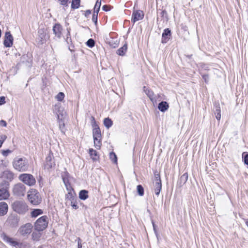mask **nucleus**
I'll return each instance as SVG.
<instances>
[{
	"mask_svg": "<svg viewBox=\"0 0 248 248\" xmlns=\"http://www.w3.org/2000/svg\"><path fill=\"white\" fill-rule=\"evenodd\" d=\"M27 197L30 203L34 205H37L42 202L41 195L35 189H31L28 192Z\"/></svg>",
	"mask_w": 248,
	"mask_h": 248,
	"instance_id": "1",
	"label": "nucleus"
},
{
	"mask_svg": "<svg viewBox=\"0 0 248 248\" xmlns=\"http://www.w3.org/2000/svg\"><path fill=\"white\" fill-rule=\"evenodd\" d=\"M13 166L17 170L25 171L28 168V161L25 158H15L13 162Z\"/></svg>",
	"mask_w": 248,
	"mask_h": 248,
	"instance_id": "2",
	"label": "nucleus"
},
{
	"mask_svg": "<svg viewBox=\"0 0 248 248\" xmlns=\"http://www.w3.org/2000/svg\"><path fill=\"white\" fill-rule=\"evenodd\" d=\"M13 210L19 214H24L28 210V206L23 201H16L12 205Z\"/></svg>",
	"mask_w": 248,
	"mask_h": 248,
	"instance_id": "3",
	"label": "nucleus"
},
{
	"mask_svg": "<svg viewBox=\"0 0 248 248\" xmlns=\"http://www.w3.org/2000/svg\"><path fill=\"white\" fill-rule=\"evenodd\" d=\"M48 226V217L43 216L37 219L34 224V229L38 232L44 231Z\"/></svg>",
	"mask_w": 248,
	"mask_h": 248,
	"instance_id": "4",
	"label": "nucleus"
},
{
	"mask_svg": "<svg viewBox=\"0 0 248 248\" xmlns=\"http://www.w3.org/2000/svg\"><path fill=\"white\" fill-rule=\"evenodd\" d=\"M0 237L3 241L13 247H16V248H24L25 247V245L22 243L15 241L13 238L8 236L5 232H2L0 234Z\"/></svg>",
	"mask_w": 248,
	"mask_h": 248,
	"instance_id": "5",
	"label": "nucleus"
},
{
	"mask_svg": "<svg viewBox=\"0 0 248 248\" xmlns=\"http://www.w3.org/2000/svg\"><path fill=\"white\" fill-rule=\"evenodd\" d=\"M155 179L154 180V187L155 193L158 196L162 189V183L159 173L157 170L154 171Z\"/></svg>",
	"mask_w": 248,
	"mask_h": 248,
	"instance_id": "6",
	"label": "nucleus"
},
{
	"mask_svg": "<svg viewBox=\"0 0 248 248\" xmlns=\"http://www.w3.org/2000/svg\"><path fill=\"white\" fill-rule=\"evenodd\" d=\"M13 195L16 197L24 196L26 193V186L22 183H18L14 186L13 188Z\"/></svg>",
	"mask_w": 248,
	"mask_h": 248,
	"instance_id": "7",
	"label": "nucleus"
},
{
	"mask_svg": "<svg viewBox=\"0 0 248 248\" xmlns=\"http://www.w3.org/2000/svg\"><path fill=\"white\" fill-rule=\"evenodd\" d=\"M19 178L22 182L29 186H32L35 184L36 180L31 174H22L19 175Z\"/></svg>",
	"mask_w": 248,
	"mask_h": 248,
	"instance_id": "8",
	"label": "nucleus"
},
{
	"mask_svg": "<svg viewBox=\"0 0 248 248\" xmlns=\"http://www.w3.org/2000/svg\"><path fill=\"white\" fill-rule=\"evenodd\" d=\"M49 38L46 30L44 28L40 29L38 31V37L37 41L38 44L43 45L46 43V39Z\"/></svg>",
	"mask_w": 248,
	"mask_h": 248,
	"instance_id": "9",
	"label": "nucleus"
},
{
	"mask_svg": "<svg viewBox=\"0 0 248 248\" xmlns=\"http://www.w3.org/2000/svg\"><path fill=\"white\" fill-rule=\"evenodd\" d=\"M32 228V224L30 223H27L19 228L18 232L21 235L26 236L31 233Z\"/></svg>",
	"mask_w": 248,
	"mask_h": 248,
	"instance_id": "10",
	"label": "nucleus"
},
{
	"mask_svg": "<svg viewBox=\"0 0 248 248\" xmlns=\"http://www.w3.org/2000/svg\"><path fill=\"white\" fill-rule=\"evenodd\" d=\"M14 174L13 172L9 170H5L2 172V176L5 179L7 180L4 181L2 183V185H5V186H9V182L12 181L14 179Z\"/></svg>",
	"mask_w": 248,
	"mask_h": 248,
	"instance_id": "11",
	"label": "nucleus"
},
{
	"mask_svg": "<svg viewBox=\"0 0 248 248\" xmlns=\"http://www.w3.org/2000/svg\"><path fill=\"white\" fill-rule=\"evenodd\" d=\"M144 15L142 11L140 10H135L134 9L132 15L131 21L135 23L136 21L142 19L144 17Z\"/></svg>",
	"mask_w": 248,
	"mask_h": 248,
	"instance_id": "12",
	"label": "nucleus"
},
{
	"mask_svg": "<svg viewBox=\"0 0 248 248\" xmlns=\"http://www.w3.org/2000/svg\"><path fill=\"white\" fill-rule=\"evenodd\" d=\"M13 37L10 31L5 32L4 39L3 41L4 46L6 47H10L13 44Z\"/></svg>",
	"mask_w": 248,
	"mask_h": 248,
	"instance_id": "13",
	"label": "nucleus"
},
{
	"mask_svg": "<svg viewBox=\"0 0 248 248\" xmlns=\"http://www.w3.org/2000/svg\"><path fill=\"white\" fill-rule=\"evenodd\" d=\"M45 166L47 169H51L55 166L54 158L51 152H50L46 158Z\"/></svg>",
	"mask_w": 248,
	"mask_h": 248,
	"instance_id": "14",
	"label": "nucleus"
},
{
	"mask_svg": "<svg viewBox=\"0 0 248 248\" xmlns=\"http://www.w3.org/2000/svg\"><path fill=\"white\" fill-rule=\"evenodd\" d=\"M19 218L17 216L11 215L8 217L7 222L12 228H16L18 225Z\"/></svg>",
	"mask_w": 248,
	"mask_h": 248,
	"instance_id": "15",
	"label": "nucleus"
},
{
	"mask_svg": "<svg viewBox=\"0 0 248 248\" xmlns=\"http://www.w3.org/2000/svg\"><path fill=\"white\" fill-rule=\"evenodd\" d=\"M171 31L169 28H166L164 30L162 34L161 43L162 44L167 43L171 37Z\"/></svg>",
	"mask_w": 248,
	"mask_h": 248,
	"instance_id": "16",
	"label": "nucleus"
},
{
	"mask_svg": "<svg viewBox=\"0 0 248 248\" xmlns=\"http://www.w3.org/2000/svg\"><path fill=\"white\" fill-rule=\"evenodd\" d=\"M52 31L56 37L58 39L61 38L62 36V27L60 24H55L53 27Z\"/></svg>",
	"mask_w": 248,
	"mask_h": 248,
	"instance_id": "17",
	"label": "nucleus"
},
{
	"mask_svg": "<svg viewBox=\"0 0 248 248\" xmlns=\"http://www.w3.org/2000/svg\"><path fill=\"white\" fill-rule=\"evenodd\" d=\"M57 113V119L59 124V129L63 134H65L66 128L64 121L62 120L63 114L61 112L60 110H59Z\"/></svg>",
	"mask_w": 248,
	"mask_h": 248,
	"instance_id": "18",
	"label": "nucleus"
},
{
	"mask_svg": "<svg viewBox=\"0 0 248 248\" xmlns=\"http://www.w3.org/2000/svg\"><path fill=\"white\" fill-rule=\"evenodd\" d=\"M8 186L0 188V201L7 200L10 197V193L8 190Z\"/></svg>",
	"mask_w": 248,
	"mask_h": 248,
	"instance_id": "19",
	"label": "nucleus"
},
{
	"mask_svg": "<svg viewBox=\"0 0 248 248\" xmlns=\"http://www.w3.org/2000/svg\"><path fill=\"white\" fill-rule=\"evenodd\" d=\"M8 210V205L7 203L4 202H0V216L5 215Z\"/></svg>",
	"mask_w": 248,
	"mask_h": 248,
	"instance_id": "20",
	"label": "nucleus"
},
{
	"mask_svg": "<svg viewBox=\"0 0 248 248\" xmlns=\"http://www.w3.org/2000/svg\"><path fill=\"white\" fill-rule=\"evenodd\" d=\"M169 108V104L166 101H164L160 102L158 105V109L162 112H164L167 110Z\"/></svg>",
	"mask_w": 248,
	"mask_h": 248,
	"instance_id": "21",
	"label": "nucleus"
},
{
	"mask_svg": "<svg viewBox=\"0 0 248 248\" xmlns=\"http://www.w3.org/2000/svg\"><path fill=\"white\" fill-rule=\"evenodd\" d=\"M188 174L186 172L184 173L177 181V185L181 187L183 186L187 181Z\"/></svg>",
	"mask_w": 248,
	"mask_h": 248,
	"instance_id": "22",
	"label": "nucleus"
},
{
	"mask_svg": "<svg viewBox=\"0 0 248 248\" xmlns=\"http://www.w3.org/2000/svg\"><path fill=\"white\" fill-rule=\"evenodd\" d=\"M93 139H95V140H100L102 138V134L101 130L100 128H95L93 129Z\"/></svg>",
	"mask_w": 248,
	"mask_h": 248,
	"instance_id": "23",
	"label": "nucleus"
},
{
	"mask_svg": "<svg viewBox=\"0 0 248 248\" xmlns=\"http://www.w3.org/2000/svg\"><path fill=\"white\" fill-rule=\"evenodd\" d=\"M127 50V44L126 42L124 43L123 46L119 48L117 51V54L119 56H123L125 54Z\"/></svg>",
	"mask_w": 248,
	"mask_h": 248,
	"instance_id": "24",
	"label": "nucleus"
},
{
	"mask_svg": "<svg viewBox=\"0 0 248 248\" xmlns=\"http://www.w3.org/2000/svg\"><path fill=\"white\" fill-rule=\"evenodd\" d=\"M89 191L86 189L81 190L78 194L79 198L81 200L85 201L89 197Z\"/></svg>",
	"mask_w": 248,
	"mask_h": 248,
	"instance_id": "25",
	"label": "nucleus"
},
{
	"mask_svg": "<svg viewBox=\"0 0 248 248\" xmlns=\"http://www.w3.org/2000/svg\"><path fill=\"white\" fill-rule=\"evenodd\" d=\"M70 174L68 173V172L66 170L63 171L62 173V181L64 183V184H68V183H70L69 182V178H70Z\"/></svg>",
	"mask_w": 248,
	"mask_h": 248,
	"instance_id": "26",
	"label": "nucleus"
},
{
	"mask_svg": "<svg viewBox=\"0 0 248 248\" xmlns=\"http://www.w3.org/2000/svg\"><path fill=\"white\" fill-rule=\"evenodd\" d=\"M89 154L93 161L97 160L99 158L97 152L93 149H90L89 150Z\"/></svg>",
	"mask_w": 248,
	"mask_h": 248,
	"instance_id": "27",
	"label": "nucleus"
},
{
	"mask_svg": "<svg viewBox=\"0 0 248 248\" xmlns=\"http://www.w3.org/2000/svg\"><path fill=\"white\" fill-rule=\"evenodd\" d=\"M103 124L107 128L109 129L113 125V121L109 118H106L104 119Z\"/></svg>",
	"mask_w": 248,
	"mask_h": 248,
	"instance_id": "28",
	"label": "nucleus"
},
{
	"mask_svg": "<svg viewBox=\"0 0 248 248\" xmlns=\"http://www.w3.org/2000/svg\"><path fill=\"white\" fill-rule=\"evenodd\" d=\"M43 213V210L40 209H34L31 212L32 217H36L37 216Z\"/></svg>",
	"mask_w": 248,
	"mask_h": 248,
	"instance_id": "29",
	"label": "nucleus"
},
{
	"mask_svg": "<svg viewBox=\"0 0 248 248\" xmlns=\"http://www.w3.org/2000/svg\"><path fill=\"white\" fill-rule=\"evenodd\" d=\"M76 193L75 191L73 192H68L66 195L65 199L70 200V201H75V200Z\"/></svg>",
	"mask_w": 248,
	"mask_h": 248,
	"instance_id": "30",
	"label": "nucleus"
},
{
	"mask_svg": "<svg viewBox=\"0 0 248 248\" xmlns=\"http://www.w3.org/2000/svg\"><path fill=\"white\" fill-rule=\"evenodd\" d=\"M80 0H72L71 8L73 9H78L80 6Z\"/></svg>",
	"mask_w": 248,
	"mask_h": 248,
	"instance_id": "31",
	"label": "nucleus"
},
{
	"mask_svg": "<svg viewBox=\"0 0 248 248\" xmlns=\"http://www.w3.org/2000/svg\"><path fill=\"white\" fill-rule=\"evenodd\" d=\"M200 65L199 72L201 71L203 72V71H209L210 70L209 65L207 64L201 63Z\"/></svg>",
	"mask_w": 248,
	"mask_h": 248,
	"instance_id": "32",
	"label": "nucleus"
},
{
	"mask_svg": "<svg viewBox=\"0 0 248 248\" xmlns=\"http://www.w3.org/2000/svg\"><path fill=\"white\" fill-rule=\"evenodd\" d=\"M109 158L114 164H117V157L116 155L113 152L109 153Z\"/></svg>",
	"mask_w": 248,
	"mask_h": 248,
	"instance_id": "33",
	"label": "nucleus"
},
{
	"mask_svg": "<svg viewBox=\"0 0 248 248\" xmlns=\"http://www.w3.org/2000/svg\"><path fill=\"white\" fill-rule=\"evenodd\" d=\"M137 192L139 196H142L144 194V189L141 185H139L137 186Z\"/></svg>",
	"mask_w": 248,
	"mask_h": 248,
	"instance_id": "34",
	"label": "nucleus"
},
{
	"mask_svg": "<svg viewBox=\"0 0 248 248\" xmlns=\"http://www.w3.org/2000/svg\"><path fill=\"white\" fill-rule=\"evenodd\" d=\"M214 114L221 113L220 105L218 103L215 102L214 105Z\"/></svg>",
	"mask_w": 248,
	"mask_h": 248,
	"instance_id": "35",
	"label": "nucleus"
},
{
	"mask_svg": "<svg viewBox=\"0 0 248 248\" xmlns=\"http://www.w3.org/2000/svg\"><path fill=\"white\" fill-rule=\"evenodd\" d=\"M108 44L110 46L113 48H116L118 46L119 41L118 40L112 39L109 41Z\"/></svg>",
	"mask_w": 248,
	"mask_h": 248,
	"instance_id": "36",
	"label": "nucleus"
},
{
	"mask_svg": "<svg viewBox=\"0 0 248 248\" xmlns=\"http://www.w3.org/2000/svg\"><path fill=\"white\" fill-rule=\"evenodd\" d=\"M148 96V97L150 98L151 101L154 100V92L150 89H148L145 91L144 92Z\"/></svg>",
	"mask_w": 248,
	"mask_h": 248,
	"instance_id": "37",
	"label": "nucleus"
},
{
	"mask_svg": "<svg viewBox=\"0 0 248 248\" xmlns=\"http://www.w3.org/2000/svg\"><path fill=\"white\" fill-rule=\"evenodd\" d=\"M159 16L162 18H165L166 21H167L169 20L168 16L167 11L165 10H161V11L159 13Z\"/></svg>",
	"mask_w": 248,
	"mask_h": 248,
	"instance_id": "38",
	"label": "nucleus"
},
{
	"mask_svg": "<svg viewBox=\"0 0 248 248\" xmlns=\"http://www.w3.org/2000/svg\"><path fill=\"white\" fill-rule=\"evenodd\" d=\"M93 141L94 147L97 149H100L102 145V138L100 140H95V139H93Z\"/></svg>",
	"mask_w": 248,
	"mask_h": 248,
	"instance_id": "39",
	"label": "nucleus"
},
{
	"mask_svg": "<svg viewBox=\"0 0 248 248\" xmlns=\"http://www.w3.org/2000/svg\"><path fill=\"white\" fill-rule=\"evenodd\" d=\"M28 58V59L26 60V62L28 63V65L29 66H30L31 65V58H28V55H23L21 57V61L22 62H25V60H26V58Z\"/></svg>",
	"mask_w": 248,
	"mask_h": 248,
	"instance_id": "40",
	"label": "nucleus"
},
{
	"mask_svg": "<svg viewBox=\"0 0 248 248\" xmlns=\"http://www.w3.org/2000/svg\"><path fill=\"white\" fill-rule=\"evenodd\" d=\"M95 43V41L93 39L90 38L86 42V44L88 47L92 48L94 46Z\"/></svg>",
	"mask_w": 248,
	"mask_h": 248,
	"instance_id": "41",
	"label": "nucleus"
},
{
	"mask_svg": "<svg viewBox=\"0 0 248 248\" xmlns=\"http://www.w3.org/2000/svg\"><path fill=\"white\" fill-rule=\"evenodd\" d=\"M242 160L244 164L248 166V153L244 152L243 153Z\"/></svg>",
	"mask_w": 248,
	"mask_h": 248,
	"instance_id": "42",
	"label": "nucleus"
},
{
	"mask_svg": "<svg viewBox=\"0 0 248 248\" xmlns=\"http://www.w3.org/2000/svg\"><path fill=\"white\" fill-rule=\"evenodd\" d=\"M200 74L202 76L203 79L206 83H208L209 82V75L208 74H204L203 72H200Z\"/></svg>",
	"mask_w": 248,
	"mask_h": 248,
	"instance_id": "43",
	"label": "nucleus"
},
{
	"mask_svg": "<svg viewBox=\"0 0 248 248\" xmlns=\"http://www.w3.org/2000/svg\"><path fill=\"white\" fill-rule=\"evenodd\" d=\"M32 239L34 241H38L39 240V238L41 236L40 234L37 232H33L31 234Z\"/></svg>",
	"mask_w": 248,
	"mask_h": 248,
	"instance_id": "44",
	"label": "nucleus"
},
{
	"mask_svg": "<svg viewBox=\"0 0 248 248\" xmlns=\"http://www.w3.org/2000/svg\"><path fill=\"white\" fill-rule=\"evenodd\" d=\"M64 94L62 92H60L56 96V98L59 101H62L64 98Z\"/></svg>",
	"mask_w": 248,
	"mask_h": 248,
	"instance_id": "45",
	"label": "nucleus"
},
{
	"mask_svg": "<svg viewBox=\"0 0 248 248\" xmlns=\"http://www.w3.org/2000/svg\"><path fill=\"white\" fill-rule=\"evenodd\" d=\"M64 185L66 190L68 191V192H73L74 191H75L74 188L71 186L70 183L64 184Z\"/></svg>",
	"mask_w": 248,
	"mask_h": 248,
	"instance_id": "46",
	"label": "nucleus"
},
{
	"mask_svg": "<svg viewBox=\"0 0 248 248\" xmlns=\"http://www.w3.org/2000/svg\"><path fill=\"white\" fill-rule=\"evenodd\" d=\"M152 223L153 225V230H154V232L155 234V236H156L157 239H158L159 234L158 233V232H157V231L156 229V226L155 224V222L153 220H152Z\"/></svg>",
	"mask_w": 248,
	"mask_h": 248,
	"instance_id": "47",
	"label": "nucleus"
},
{
	"mask_svg": "<svg viewBox=\"0 0 248 248\" xmlns=\"http://www.w3.org/2000/svg\"><path fill=\"white\" fill-rule=\"evenodd\" d=\"M7 136L5 135H0V148L1 147L3 143L7 139Z\"/></svg>",
	"mask_w": 248,
	"mask_h": 248,
	"instance_id": "48",
	"label": "nucleus"
},
{
	"mask_svg": "<svg viewBox=\"0 0 248 248\" xmlns=\"http://www.w3.org/2000/svg\"><path fill=\"white\" fill-rule=\"evenodd\" d=\"M92 21L94 23L95 26L97 25V20H98V15L95 14H93L92 15Z\"/></svg>",
	"mask_w": 248,
	"mask_h": 248,
	"instance_id": "49",
	"label": "nucleus"
},
{
	"mask_svg": "<svg viewBox=\"0 0 248 248\" xmlns=\"http://www.w3.org/2000/svg\"><path fill=\"white\" fill-rule=\"evenodd\" d=\"M71 205L73 208L76 210L78 209L79 208V206H78L76 201V199L75 200V201H71Z\"/></svg>",
	"mask_w": 248,
	"mask_h": 248,
	"instance_id": "50",
	"label": "nucleus"
},
{
	"mask_svg": "<svg viewBox=\"0 0 248 248\" xmlns=\"http://www.w3.org/2000/svg\"><path fill=\"white\" fill-rule=\"evenodd\" d=\"M12 152V151L11 150L9 149H7L5 150H2L1 153L3 156H7L8 155V154L11 153Z\"/></svg>",
	"mask_w": 248,
	"mask_h": 248,
	"instance_id": "51",
	"label": "nucleus"
},
{
	"mask_svg": "<svg viewBox=\"0 0 248 248\" xmlns=\"http://www.w3.org/2000/svg\"><path fill=\"white\" fill-rule=\"evenodd\" d=\"M101 1L102 0H97L94 6V8H97L100 9L101 5Z\"/></svg>",
	"mask_w": 248,
	"mask_h": 248,
	"instance_id": "52",
	"label": "nucleus"
},
{
	"mask_svg": "<svg viewBox=\"0 0 248 248\" xmlns=\"http://www.w3.org/2000/svg\"><path fill=\"white\" fill-rule=\"evenodd\" d=\"M102 10L106 12L109 11L110 10V6L108 5H104L102 7Z\"/></svg>",
	"mask_w": 248,
	"mask_h": 248,
	"instance_id": "53",
	"label": "nucleus"
},
{
	"mask_svg": "<svg viewBox=\"0 0 248 248\" xmlns=\"http://www.w3.org/2000/svg\"><path fill=\"white\" fill-rule=\"evenodd\" d=\"M38 182L39 183L40 187H42L44 186V181L43 179L41 176H39V179H38Z\"/></svg>",
	"mask_w": 248,
	"mask_h": 248,
	"instance_id": "54",
	"label": "nucleus"
},
{
	"mask_svg": "<svg viewBox=\"0 0 248 248\" xmlns=\"http://www.w3.org/2000/svg\"><path fill=\"white\" fill-rule=\"evenodd\" d=\"M68 0H59V1H60L61 4L64 6L68 5L67 3Z\"/></svg>",
	"mask_w": 248,
	"mask_h": 248,
	"instance_id": "55",
	"label": "nucleus"
},
{
	"mask_svg": "<svg viewBox=\"0 0 248 248\" xmlns=\"http://www.w3.org/2000/svg\"><path fill=\"white\" fill-rule=\"evenodd\" d=\"M8 164V162L4 160H1L0 161V166H2L4 167H6Z\"/></svg>",
	"mask_w": 248,
	"mask_h": 248,
	"instance_id": "56",
	"label": "nucleus"
},
{
	"mask_svg": "<svg viewBox=\"0 0 248 248\" xmlns=\"http://www.w3.org/2000/svg\"><path fill=\"white\" fill-rule=\"evenodd\" d=\"M91 10H87L86 11H85L84 16L86 18H88L89 16L91 15Z\"/></svg>",
	"mask_w": 248,
	"mask_h": 248,
	"instance_id": "57",
	"label": "nucleus"
},
{
	"mask_svg": "<svg viewBox=\"0 0 248 248\" xmlns=\"http://www.w3.org/2000/svg\"><path fill=\"white\" fill-rule=\"evenodd\" d=\"M0 126H3V127H6V126H7L6 122L3 120H0Z\"/></svg>",
	"mask_w": 248,
	"mask_h": 248,
	"instance_id": "58",
	"label": "nucleus"
},
{
	"mask_svg": "<svg viewBox=\"0 0 248 248\" xmlns=\"http://www.w3.org/2000/svg\"><path fill=\"white\" fill-rule=\"evenodd\" d=\"M5 98L4 96L0 97V105H2L5 103Z\"/></svg>",
	"mask_w": 248,
	"mask_h": 248,
	"instance_id": "59",
	"label": "nucleus"
},
{
	"mask_svg": "<svg viewBox=\"0 0 248 248\" xmlns=\"http://www.w3.org/2000/svg\"><path fill=\"white\" fill-rule=\"evenodd\" d=\"M70 30H71L70 28H67V34H66V38H68L71 37Z\"/></svg>",
	"mask_w": 248,
	"mask_h": 248,
	"instance_id": "60",
	"label": "nucleus"
},
{
	"mask_svg": "<svg viewBox=\"0 0 248 248\" xmlns=\"http://www.w3.org/2000/svg\"><path fill=\"white\" fill-rule=\"evenodd\" d=\"M92 125L93 129L97 128V127H98V128H100L99 126L97 124L96 122H95L94 123H92Z\"/></svg>",
	"mask_w": 248,
	"mask_h": 248,
	"instance_id": "61",
	"label": "nucleus"
},
{
	"mask_svg": "<svg viewBox=\"0 0 248 248\" xmlns=\"http://www.w3.org/2000/svg\"><path fill=\"white\" fill-rule=\"evenodd\" d=\"M100 11V9L97 8H93V14H96L97 15H98V13Z\"/></svg>",
	"mask_w": 248,
	"mask_h": 248,
	"instance_id": "62",
	"label": "nucleus"
},
{
	"mask_svg": "<svg viewBox=\"0 0 248 248\" xmlns=\"http://www.w3.org/2000/svg\"><path fill=\"white\" fill-rule=\"evenodd\" d=\"M65 41L66 42L67 44H72V39H71V37H70V38H66L65 39Z\"/></svg>",
	"mask_w": 248,
	"mask_h": 248,
	"instance_id": "63",
	"label": "nucleus"
},
{
	"mask_svg": "<svg viewBox=\"0 0 248 248\" xmlns=\"http://www.w3.org/2000/svg\"><path fill=\"white\" fill-rule=\"evenodd\" d=\"M215 115L216 119L218 121H219L220 120V118H221V113H217V114H215Z\"/></svg>",
	"mask_w": 248,
	"mask_h": 248,
	"instance_id": "64",
	"label": "nucleus"
}]
</instances>
